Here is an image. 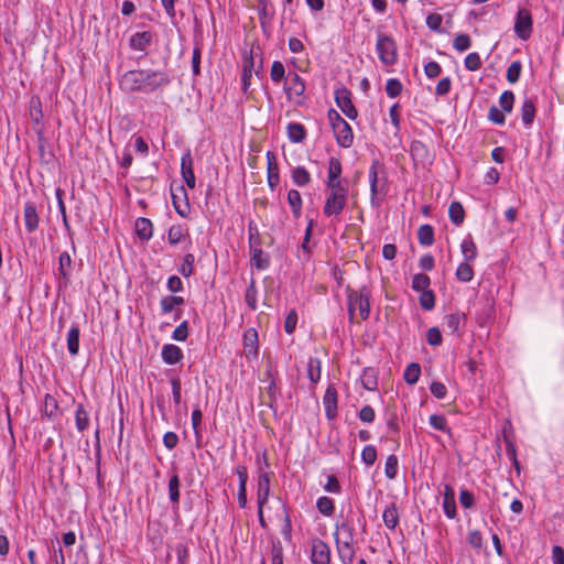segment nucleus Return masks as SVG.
<instances>
[{
  "label": "nucleus",
  "mask_w": 564,
  "mask_h": 564,
  "mask_svg": "<svg viewBox=\"0 0 564 564\" xmlns=\"http://www.w3.org/2000/svg\"><path fill=\"white\" fill-rule=\"evenodd\" d=\"M170 84L169 75L163 70L134 69L127 72L121 85L129 91L153 93Z\"/></svg>",
  "instance_id": "f257e3e1"
},
{
  "label": "nucleus",
  "mask_w": 564,
  "mask_h": 564,
  "mask_svg": "<svg viewBox=\"0 0 564 564\" xmlns=\"http://www.w3.org/2000/svg\"><path fill=\"white\" fill-rule=\"evenodd\" d=\"M336 551L341 564H352L355 558V529L349 522L336 525Z\"/></svg>",
  "instance_id": "f03ea898"
},
{
  "label": "nucleus",
  "mask_w": 564,
  "mask_h": 564,
  "mask_svg": "<svg viewBox=\"0 0 564 564\" xmlns=\"http://www.w3.org/2000/svg\"><path fill=\"white\" fill-rule=\"evenodd\" d=\"M348 184L326 186V199L323 213L326 217L339 216L346 207L348 199Z\"/></svg>",
  "instance_id": "7ed1b4c3"
},
{
  "label": "nucleus",
  "mask_w": 564,
  "mask_h": 564,
  "mask_svg": "<svg viewBox=\"0 0 564 564\" xmlns=\"http://www.w3.org/2000/svg\"><path fill=\"white\" fill-rule=\"evenodd\" d=\"M327 118L337 144L340 148H350L354 143V132L350 124L335 109L328 110Z\"/></svg>",
  "instance_id": "20e7f679"
},
{
  "label": "nucleus",
  "mask_w": 564,
  "mask_h": 564,
  "mask_svg": "<svg viewBox=\"0 0 564 564\" xmlns=\"http://www.w3.org/2000/svg\"><path fill=\"white\" fill-rule=\"evenodd\" d=\"M263 464L260 463V457H257L258 460V470H257V503L259 509H263L267 505L270 497V480L271 475L267 470L269 468V463L265 455L262 456Z\"/></svg>",
  "instance_id": "39448f33"
},
{
  "label": "nucleus",
  "mask_w": 564,
  "mask_h": 564,
  "mask_svg": "<svg viewBox=\"0 0 564 564\" xmlns=\"http://www.w3.org/2000/svg\"><path fill=\"white\" fill-rule=\"evenodd\" d=\"M376 52L384 66H393L398 61V47L395 41L383 33H379L376 42Z\"/></svg>",
  "instance_id": "423d86ee"
},
{
  "label": "nucleus",
  "mask_w": 564,
  "mask_h": 564,
  "mask_svg": "<svg viewBox=\"0 0 564 564\" xmlns=\"http://www.w3.org/2000/svg\"><path fill=\"white\" fill-rule=\"evenodd\" d=\"M358 311L362 321H366L370 314V293L366 288L360 291H354L348 294V312L350 318Z\"/></svg>",
  "instance_id": "0eeeda50"
},
{
  "label": "nucleus",
  "mask_w": 564,
  "mask_h": 564,
  "mask_svg": "<svg viewBox=\"0 0 564 564\" xmlns=\"http://www.w3.org/2000/svg\"><path fill=\"white\" fill-rule=\"evenodd\" d=\"M305 89V82L297 73H288L283 84V90L289 100L294 101L295 104H301Z\"/></svg>",
  "instance_id": "6e6552de"
},
{
  "label": "nucleus",
  "mask_w": 564,
  "mask_h": 564,
  "mask_svg": "<svg viewBox=\"0 0 564 564\" xmlns=\"http://www.w3.org/2000/svg\"><path fill=\"white\" fill-rule=\"evenodd\" d=\"M379 163L375 161L369 167V183H370V204L375 208H379L382 202V196L384 195L386 181L383 180L380 183L379 172H378Z\"/></svg>",
  "instance_id": "1a4fd4ad"
},
{
  "label": "nucleus",
  "mask_w": 564,
  "mask_h": 564,
  "mask_svg": "<svg viewBox=\"0 0 564 564\" xmlns=\"http://www.w3.org/2000/svg\"><path fill=\"white\" fill-rule=\"evenodd\" d=\"M335 102L348 119H357L358 111L352 104L351 93L346 87H340L335 90Z\"/></svg>",
  "instance_id": "9d476101"
},
{
  "label": "nucleus",
  "mask_w": 564,
  "mask_h": 564,
  "mask_svg": "<svg viewBox=\"0 0 564 564\" xmlns=\"http://www.w3.org/2000/svg\"><path fill=\"white\" fill-rule=\"evenodd\" d=\"M532 15L527 9H519L514 21V33L520 40H528L532 33Z\"/></svg>",
  "instance_id": "9b49d317"
},
{
  "label": "nucleus",
  "mask_w": 564,
  "mask_h": 564,
  "mask_svg": "<svg viewBox=\"0 0 564 564\" xmlns=\"http://www.w3.org/2000/svg\"><path fill=\"white\" fill-rule=\"evenodd\" d=\"M311 562L312 564H330V549L318 538L312 540Z\"/></svg>",
  "instance_id": "f8f14e48"
},
{
  "label": "nucleus",
  "mask_w": 564,
  "mask_h": 564,
  "mask_svg": "<svg viewBox=\"0 0 564 564\" xmlns=\"http://www.w3.org/2000/svg\"><path fill=\"white\" fill-rule=\"evenodd\" d=\"M243 352L248 360L258 358L259 355V341L258 332L256 328L250 327L245 330L242 337Z\"/></svg>",
  "instance_id": "ddd939ff"
},
{
  "label": "nucleus",
  "mask_w": 564,
  "mask_h": 564,
  "mask_svg": "<svg viewBox=\"0 0 564 564\" xmlns=\"http://www.w3.org/2000/svg\"><path fill=\"white\" fill-rule=\"evenodd\" d=\"M188 242V247L192 245L188 228L182 224L172 225L167 230V241L171 246H176L184 241Z\"/></svg>",
  "instance_id": "4468645a"
},
{
  "label": "nucleus",
  "mask_w": 564,
  "mask_h": 564,
  "mask_svg": "<svg viewBox=\"0 0 564 564\" xmlns=\"http://www.w3.org/2000/svg\"><path fill=\"white\" fill-rule=\"evenodd\" d=\"M267 159V180L271 191H274L280 183L279 166L276 156L272 151H268Z\"/></svg>",
  "instance_id": "2eb2a0df"
},
{
  "label": "nucleus",
  "mask_w": 564,
  "mask_h": 564,
  "mask_svg": "<svg viewBox=\"0 0 564 564\" xmlns=\"http://www.w3.org/2000/svg\"><path fill=\"white\" fill-rule=\"evenodd\" d=\"M341 173L343 167L340 160L335 156H332L328 161V171L325 185L330 186L337 184H348L347 181L341 180Z\"/></svg>",
  "instance_id": "dca6fc26"
},
{
  "label": "nucleus",
  "mask_w": 564,
  "mask_h": 564,
  "mask_svg": "<svg viewBox=\"0 0 564 564\" xmlns=\"http://www.w3.org/2000/svg\"><path fill=\"white\" fill-rule=\"evenodd\" d=\"M254 67V58L252 51L243 54L242 61V74H241V86L245 94L248 93L251 85L252 72Z\"/></svg>",
  "instance_id": "f3484780"
},
{
  "label": "nucleus",
  "mask_w": 564,
  "mask_h": 564,
  "mask_svg": "<svg viewBox=\"0 0 564 564\" xmlns=\"http://www.w3.org/2000/svg\"><path fill=\"white\" fill-rule=\"evenodd\" d=\"M181 174H182V177H183L185 184L189 188H195L196 180H195V174L193 171V159H192L189 151H187L186 153H184L182 155Z\"/></svg>",
  "instance_id": "a211bd4d"
},
{
  "label": "nucleus",
  "mask_w": 564,
  "mask_h": 564,
  "mask_svg": "<svg viewBox=\"0 0 564 564\" xmlns=\"http://www.w3.org/2000/svg\"><path fill=\"white\" fill-rule=\"evenodd\" d=\"M325 414L328 420L335 419L337 414V390L333 384H329L323 398Z\"/></svg>",
  "instance_id": "6ab92c4d"
},
{
  "label": "nucleus",
  "mask_w": 564,
  "mask_h": 564,
  "mask_svg": "<svg viewBox=\"0 0 564 564\" xmlns=\"http://www.w3.org/2000/svg\"><path fill=\"white\" fill-rule=\"evenodd\" d=\"M442 507L448 519H455L457 517L455 491L449 485L444 486Z\"/></svg>",
  "instance_id": "aec40b11"
},
{
  "label": "nucleus",
  "mask_w": 564,
  "mask_h": 564,
  "mask_svg": "<svg viewBox=\"0 0 564 564\" xmlns=\"http://www.w3.org/2000/svg\"><path fill=\"white\" fill-rule=\"evenodd\" d=\"M161 357L166 365H176L183 359L184 355L178 346L165 344L162 347Z\"/></svg>",
  "instance_id": "412c9836"
},
{
  "label": "nucleus",
  "mask_w": 564,
  "mask_h": 564,
  "mask_svg": "<svg viewBox=\"0 0 564 564\" xmlns=\"http://www.w3.org/2000/svg\"><path fill=\"white\" fill-rule=\"evenodd\" d=\"M24 224L29 232H33L39 227V215L36 207L33 204H25L24 206Z\"/></svg>",
  "instance_id": "4be33fe9"
},
{
  "label": "nucleus",
  "mask_w": 564,
  "mask_h": 564,
  "mask_svg": "<svg viewBox=\"0 0 564 564\" xmlns=\"http://www.w3.org/2000/svg\"><path fill=\"white\" fill-rule=\"evenodd\" d=\"M521 120L524 127H530L535 117V105L532 98H524L521 106Z\"/></svg>",
  "instance_id": "5701e85b"
},
{
  "label": "nucleus",
  "mask_w": 564,
  "mask_h": 564,
  "mask_svg": "<svg viewBox=\"0 0 564 564\" xmlns=\"http://www.w3.org/2000/svg\"><path fill=\"white\" fill-rule=\"evenodd\" d=\"M460 252L466 262H471L477 258V247L470 235L460 242Z\"/></svg>",
  "instance_id": "b1692460"
},
{
  "label": "nucleus",
  "mask_w": 564,
  "mask_h": 564,
  "mask_svg": "<svg viewBox=\"0 0 564 564\" xmlns=\"http://www.w3.org/2000/svg\"><path fill=\"white\" fill-rule=\"evenodd\" d=\"M152 40V34L148 31L137 32L130 37V46L135 51H144Z\"/></svg>",
  "instance_id": "393cba45"
},
{
  "label": "nucleus",
  "mask_w": 564,
  "mask_h": 564,
  "mask_svg": "<svg viewBox=\"0 0 564 564\" xmlns=\"http://www.w3.org/2000/svg\"><path fill=\"white\" fill-rule=\"evenodd\" d=\"M135 232L142 240H149L153 236V225L150 219L140 217L135 220Z\"/></svg>",
  "instance_id": "a878e982"
},
{
  "label": "nucleus",
  "mask_w": 564,
  "mask_h": 564,
  "mask_svg": "<svg viewBox=\"0 0 564 564\" xmlns=\"http://www.w3.org/2000/svg\"><path fill=\"white\" fill-rule=\"evenodd\" d=\"M80 330L77 324H73L67 334V350L72 356H76L79 351Z\"/></svg>",
  "instance_id": "bb28decb"
},
{
  "label": "nucleus",
  "mask_w": 564,
  "mask_h": 564,
  "mask_svg": "<svg viewBox=\"0 0 564 564\" xmlns=\"http://www.w3.org/2000/svg\"><path fill=\"white\" fill-rule=\"evenodd\" d=\"M361 386L368 391H375L378 387V376L373 368H365L360 376Z\"/></svg>",
  "instance_id": "cd10ccee"
},
{
  "label": "nucleus",
  "mask_w": 564,
  "mask_h": 564,
  "mask_svg": "<svg viewBox=\"0 0 564 564\" xmlns=\"http://www.w3.org/2000/svg\"><path fill=\"white\" fill-rule=\"evenodd\" d=\"M307 376L313 384H316L322 377V362L316 357H311L307 362Z\"/></svg>",
  "instance_id": "c85d7f7f"
},
{
  "label": "nucleus",
  "mask_w": 564,
  "mask_h": 564,
  "mask_svg": "<svg viewBox=\"0 0 564 564\" xmlns=\"http://www.w3.org/2000/svg\"><path fill=\"white\" fill-rule=\"evenodd\" d=\"M288 203L292 209V214L295 218L301 216L302 212V196L297 189H290L288 192Z\"/></svg>",
  "instance_id": "c756f323"
},
{
  "label": "nucleus",
  "mask_w": 564,
  "mask_h": 564,
  "mask_svg": "<svg viewBox=\"0 0 564 564\" xmlns=\"http://www.w3.org/2000/svg\"><path fill=\"white\" fill-rule=\"evenodd\" d=\"M292 181L295 185L303 187L311 182V174L304 166H296L291 173Z\"/></svg>",
  "instance_id": "7c9ffc66"
},
{
  "label": "nucleus",
  "mask_w": 564,
  "mask_h": 564,
  "mask_svg": "<svg viewBox=\"0 0 564 564\" xmlns=\"http://www.w3.org/2000/svg\"><path fill=\"white\" fill-rule=\"evenodd\" d=\"M382 519H383L384 525L388 529H390V530L395 529V527L399 523V512H398L395 505H391L384 509Z\"/></svg>",
  "instance_id": "2f4dec72"
},
{
  "label": "nucleus",
  "mask_w": 564,
  "mask_h": 564,
  "mask_svg": "<svg viewBox=\"0 0 564 564\" xmlns=\"http://www.w3.org/2000/svg\"><path fill=\"white\" fill-rule=\"evenodd\" d=\"M288 137L291 142H294V143L302 142L306 137L304 127L297 122L289 123L288 124Z\"/></svg>",
  "instance_id": "473e14b6"
},
{
  "label": "nucleus",
  "mask_w": 564,
  "mask_h": 564,
  "mask_svg": "<svg viewBox=\"0 0 564 564\" xmlns=\"http://www.w3.org/2000/svg\"><path fill=\"white\" fill-rule=\"evenodd\" d=\"M421 376V366L417 362H411L404 370L403 378L408 384H415Z\"/></svg>",
  "instance_id": "72a5a7b5"
},
{
  "label": "nucleus",
  "mask_w": 564,
  "mask_h": 564,
  "mask_svg": "<svg viewBox=\"0 0 564 564\" xmlns=\"http://www.w3.org/2000/svg\"><path fill=\"white\" fill-rule=\"evenodd\" d=\"M465 316L459 313L449 314L445 317V327L452 334H459V329Z\"/></svg>",
  "instance_id": "f704fd0d"
},
{
  "label": "nucleus",
  "mask_w": 564,
  "mask_h": 564,
  "mask_svg": "<svg viewBox=\"0 0 564 564\" xmlns=\"http://www.w3.org/2000/svg\"><path fill=\"white\" fill-rule=\"evenodd\" d=\"M455 275L458 281L467 283L474 278V270L470 262L463 261L456 269Z\"/></svg>",
  "instance_id": "c9c22d12"
},
{
  "label": "nucleus",
  "mask_w": 564,
  "mask_h": 564,
  "mask_svg": "<svg viewBox=\"0 0 564 564\" xmlns=\"http://www.w3.org/2000/svg\"><path fill=\"white\" fill-rule=\"evenodd\" d=\"M449 219L453 224L459 226L463 224L465 218V212L460 203L453 202L448 208Z\"/></svg>",
  "instance_id": "e433bc0d"
},
{
  "label": "nucleus",
  "mask_w": 564,
  "mask_h": 564,
  "mask_svg": "<svg viewBox=\"0 0 564 564\" xmlns=\"http://www.w3.org/2000/svg\"><path fill=\"white\" fill-rule=\"evenodd\" d=\"M417 239L422 246H431L434 242V229L431 225H422L417 230Z\"/></svg>",
  "instance_id": "4c0bfd02"
},
{
  "label": "nucleus",
  "mask_w": 564,
  "mask_h": 564,
  "mask_svg": "<svg viewBox=\"0 0 564 564\" xmlns=\"http://www.w3.org/2000/svg\"><path fill=\"white\" fill-rule=\"evenodd\" d=\"M288 74L285 72V67L282 62L274 61L271 65L270 69V78L274 84H279L282 80L285 82Z\"/></svg>",
  "instance_id": "58836bf2"
},
{
  "label": "nucleus",
  "mask_w": 564,
  "mask_h": 564,
  "mask_svg": "<svg viewBox=\"0 0 564 564\" xmlns=\"http://www.w3.org/2000/svg\"><path fill=\"white\" fill-rule=\"evenodd\" d=\"M194 263H195V256L191 252H187L178 267V272L184 276L188 278L194 272Z\"/></svg>",
  "instance_id": "ea45409f"
},
{
  "label": "nucleus",
  "mask_w": 564,
  "mask_h": 564,
  "mask_svg": "<svg viewBox=\"0 0 564 564\" xmlns=\"http://www.w3.org/2000/svg\"><path fill=\"white\" fill-rule=\"evenodd\" d=\"M75 423H76V429L79 432H84L89 426L88 412L84 409V406L82 404H79L76 409Z\"/></svg>",
  "instance_id": "a19ab883"
},
{
  "label": "nucleus",
  "mask_w": 564,
  "mask_h": 564,
  "mask_svg": "<svg viewBox=\"0 0 564 564\" xmlns=\"http://www.w3.org/2000/svg\"><path fill=\"white\" fill-rule=\"evenodd\" d=\"M316 508L325 517H330L335 511L333 499L326 496L319 497L317 499Z\"/></svg>",
  "instance_id": "79ce46f5"
},
{
  "label": "nucleus",
  "mask_w": 564,
  "mask_h": 564,
  "mask_svg": "<svg viewBox=\"0 0 564 564\" xmlns=\"http://www.w3.org/2000/svg\"><path fill=\"white\" fill-rule=\"evenodd\" d=\"M245 300L251 311H256L258 307V291L256 288L254 280L252 279L249 286L246 290Z\"/></svg>",
  "instance_id": "37998d69"
},
{
  "label": "nucleus",
  "mask_w": 564,
  "mask_h": 564,
  "mask_svg": "<svg viewBox=\"0 0 564 564\" xmlns=\"http://www.w3.org/2000/svg\"><path fill=\"white\" fill-rule=\"evenodd\" d=\"M181 481L177 475H173L169 480V496L171 502L177 505L180 501Z\"/></svg>",
  "instance_id": "c03bdc74"
},
{
  "label": "nucleus",
  "mask_w": 564,
  "mask_h": 564,
  "mask_svg": "<svg viewBox=\"0 0 564 564\" xmlns=\"http://www.w3.org/2000/svg\"><path fill=\"white\" fill-rule=\"evenodd\" d=\"M431 284L430 278L424 273L414 274L412 278V289L417 292L427 291Z\"/></svg>",
  "instance_id": "a18cd8bd"
},
{
  "label": "nucleus",
  "mask_w": 564,
  "mask_h": 564,
  "mask_svg": "<svg viewBox=\"0 0 564 564\" xmlns=\"http://www.w3.org/2000/svg\"><path fill=\"white\" fill-rule=\"evenodd\" d=\"M398 457L395 455H389L384 464V475L388 479H394L398 474Z\"/></svg>",
  "instance_id": "49530a36"
},
{
  "label": "nucleus",
  "mask_w": 564,
  "mask_h": 564,
  "mask_svg": "<svg viewBox=\"0 0 564 564\" xmlns=\"http://www.w3.org/2000/svg\"><path fill=\"white\" fill-rule=\"evenodd\" d=\"M251 261L259 270H265L269 267V259L261 249H254L252 251Z\"/></svg>",
  "instance_id": "de8ad7c7"
},
{
  "label": "nucleus",
  "mask_w": 564,
  "mask_h": 564,
  "mask_svg": "<svg viewBox=\"0 0 564 564\" xmlns=\"http://www.w3.org/2000/svg\"><path fill=\"white\" fill-rule=\"evenodd\" d=\"M522 70V64L519 61L512 62L506 73L507 80L510 84H514L519 80Z\"/></svg>",
  "instance_id": "09e8293b"
},
{
  "label": "nucleus",
  "mask_w": 564,
  "mask_h": 564,
  "mask_svg": "<svg viewBox=\"0 0 564 564\" xmlns=\"http://www.w3.org/2000/svg\"><path fill=\"white\" fill-rule=\"evenodd\" d=\"M72 258L68 252H62L58 258V271L63 278H67L70 272Z\"/></svg>",
  "instance_id": "8fccbe9b"
},
{
  "label": "nucleus",
  "mask_w": 564,
  "mask_h": 564,
  "mask_svg": "<svg viewBox=\"0 0 564 564\" xmlns=\"http://www.w3.org/2000/svg\"><path fill=\"white\" fill-rule=\"evenodd\" d=\"M174 553L176 556L175 564H188L189 563V551L186 544L178 543L174 546Z\"/></svg>",
  "instance_id": "3c124183"
},
{
  "label": "nucleus",
  "mask_w": 564,
  "mask_h": 564,
  "mask_svg": "<svg viewBox=\"0 0 564 564\" xmlns=\"http://www.w3.org/2000/svg\"><path fill=\"white\" fill-rule=\"evenodd\" d=\"M499 105L506 112H511L514 105V94L510 90L503 91L499 97Z\"/></svg>",
  "instance_id": "603ef678"
},
{
  "label": "nucleus",
  "mask_w": 564,
  "mask_h": 564,
  "mask_svg": "<svg viewBox=\"0 0 564 564\" xmlns=\"http://www.w3.org/2000/svg\"><path fill=\"white\" fill-rule=\"evenodd\" d=\"M471 46V40L467 34H457L453 41V47L458 52H465Z\"/></svg>",
  "instance_id": "864d4df0"
},
{
  "label": "nucleus",
  "mask_w": 564,
  "mask_h": 564,
  "mask_svg": "<svg viewBox=\"0 0 564 564\" xmlns=\"http://www.w3.org/2000/svg\"><path fill=\"white\" fill-rule=\"evenodd\" d=\"M402 84L397 78H389L386 83V93L390 98L398 97L402 91Z\"/></svg>",
  "instance_id": "5fc2aeb1"
},
{
  "label": "nucleus",
  "mask_w": 564,
  "mask_h": 564,
  "mask_svg": "<svg viewBox=\"0 0 564 564\" xmlns=\"http://www.w3.org/2000/svg\"><path fill=\"white\" fill-rule=\"evenodd\" d=\"M361 460L367 466H372L377 460V449L373 445H367L361 452Z\"/></svg>",
  "instance_id": "6e6d98bb"
},
{
  "label": "nucleus",
  "mask_w": 564,
  "mask_h": 564,
  "mask_svg": "<svg viewBox=\"0 0 564 564\" xmlns=\"http://www.w3.org/2000/svg\"><path fill=\"white\" fill-rule=\"evenodd\" d=\"M464 65L470 72L478 70L481 66V59L479 54L476 52L469 53L465 57Z\"/></svg>",
  "instance_id": "4d7b16f0"
},
{
  "label": "nucleus",
  "mask_w": 564,
  "mask_h": 564,
  "mask_svg": "<svg viewBox=\"0 0 564 564\" xmlns=\"http://www.w3.org/2000/svg\"><path fill=\"white\" fill-rule=\"evenodd\" d=\"M420 305L425 311H431L435 306V296L431 290L421 292Z\"/></svg>",
  "instance_id": "13d9d810"
},
{
  "label": "nucleus",
  "mask_w": 564,
  "mask_h": 564,
  "mask_svg": "<svg viewBox=\"0 0 564 564\" xmlns=\"http://www.w3.org/2000/svg\"><path fill=\"white\" fill-rule=\"evenodd\" d=\"M429 423L433 429L437 431L449 432L447 427V421L444 415L432 414L429 419Z\"/></svg>",
  "instance_id": "bf43d9fd"
},
{
  "label": "nucleus",
  "mask_w": 564,
  "mask_h": 564,
  "mask_svg": "<svg viewBox=\"0 0 564 564\" xmlns=\"http://www.w3.org/2000/svg\"><path fill=\"white\" fill-rule=\"evenodd\" d=\"M30 116H31V119L35 123H40V121H41V119L43 117L40 99H37V98H32L31 99V102H30Z\"/></svg>",
  "instance_id": "052dcab7"
},
{
  "label": "nucleus",
  "mask_w": 564,
  "mask_h": 564,
  "mask_svg": "<svg viewBox=\"0 0 564 564\" xmlns=\"http://www.w3.org/2000/svg\"><path fill=\"white\" fill-rule=\"evenodd\" d=\"M188 337V323L182 322L173 332L172 338L176 341H185Z\"/></svg>",
  "instance_id": "680f3d73"
},
{
  "label": "nucleus",
  "mask_w": 564,
  "mask_h": 564,
  "mask_svg": "<svg viewBox=\"0 0 564 564\" xmlns=\"http://www.w3.org/2000/svg\"><path fill=\"white\" fill-rule=\"evenodd\" d=\"M426 340L431 346H440L443 340L441 330L437 327L429 328L426 333Z\"/></svg>",
  "instance_id": "e2e57ef3"
},
{
  "label": "nucleus",
  "mask_w": 564,
  "mask_h": 564,
  "mask_svg": "<svg viewBox=\"0 0 564 564\" xmlns=\"http://www.w3.org/2000/svg\"><path fill=\"white\" fill-rule=\"evenodd\" d=\"M442 23L443 17L438 13H430L426 17V25L432 31H441Z\"/></svg>",
  "instance_id": "0e129e2a"
},
{
  "label": "nucleus",
  "mask_w": 564,
  "mask_h": 564,
  "mask_svg": "<svg viewBox=\"0 0 564 564\" xmlns=\"http://www.w3.org/2000/svg\"><path fill=\"white\" fill-rule=\"evenodd\" d=\"M296 324H297V313L295 312V310H291L288 313L285 321H284V330L288 334H292L296 328Z\"/></svg>",
  "instance_id": "69168bd1"
},
{
  "label": "nucleus",
  "mask_w": 564,
  "mask_h": 564,
  "mask_svg": "<svg viewBox=\"0 0 564 564\" xmlns=\"http://www.w3.org/2000/svg\"><path fill=\"white\" fill-rule=\"evenodd\" d=\"M459 502L465 509H470L475 506V497L473 492L467 489L459 491Z\"/></svg>",
  "instance_id": "338daca9"
},
{
  "label": "nucleus",
  "mask_w": 564,
  "mask_h": 564,
  "mask_svg": "<svg viewBox=\"0 0 564 564\" xmlns=\"http://www.w3.org/2000/svg\"><path fill=\"white\" fill-rule=\"evenodd\" d=\"M488 119L496 124H503L506 122V117L503 115V110H500L496 106L490 107L488 112Z\"/></svg>",
  "instance_id": "774afa93"
}]
</instances>
